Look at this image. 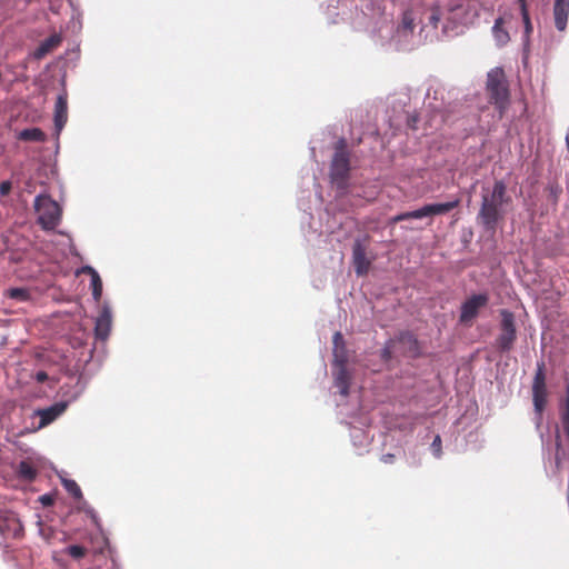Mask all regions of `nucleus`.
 Returning a JSON list of instances; mask_svg holds the SVG:
<instances>
[{"label":"nucleus","instance_id":"f3484780","mask_svg":"<svg viewBox=\"0 0 569 569\" xmlns=\"http://www.w3.org/2000/svg\"><path fill=\"white\" fill-rule=\"evenodd\" d=\"M332 342H333V356H335L336 360L340 365L346 363L347 362V353H346V345H345V339H343L342 333L339 331L335 332Z\"/></svg>","mask_w":569,"mask_h":569},{"label":"nucleus","instance_id":"dca6fc26","mask_svg":"<svg viewBox=\"0 0 569 569\" xmlns=\"http://www.w3.org/2000/svg\"><path fill=\"white\" fill-rule=\"evenodd\" d=\"M111 329V316L108 310H103L96 321L94 332L97 338L107 339Z\"/></svg>","mask_w":569,"mask_h":569},{"label":"nucleus","instance_id":"423d86ee","mask_svg":"<svg viewBox=\"0 0 569 569\" xmlns=\"http://www.w3.org/2000/svg\"><path fill=\"white\" fill-rule=\"evenodd\" d=\"M460 204V199L455 198L451 201L445 203H430L426 204L422 208H419L413 211L402 212L392 218L393 222H400L410 219H421L429 216L445 214L449 211L456 209Z\"/></svg>","mask_w":569,"mask_h":569},{"label":"nucleus","instance_id":"9d476101","mask_svg":"<svg viewBox=\"0 0 569 569\" xmlns=\"http://www.w3.org/2000/svg\"><path fill=\"white\" fill-rule=\"evenodd\" d=\"M22 532L23 527L14 512H0V535L3 538H20L22 536Z\"/></svg>","mask_w":569,"mask_h":569},{"label":"nucleus","instance_id":"f8f14e48","mask_svg":"<svg viewBox=\"0 0 569 569\" xmlns=\"http://www.w3.org/2000/svg\"><path fill=\"white\" fill-rule=\"evenodd\" d=\"M68 407L64 401L56 402L52 406L40 409L37 415L40 417L39 428H43L53 422L59 416H61Z\"/></svg>","mask_w":569,"mask_h":569},{"label":"nucleus","instance_id":"6e6552de","mask_svg":"<svg viewBox=\"0 0 569 569\" xmlns=\"http://www.w3.org/2000/svg\"><path fill=\"white\" fill-rule=\"evenodd\" d=\"M501 322H500V333L496 340L497 348L501 352H508L512 349L513 343L517 339V330L515 316L509 310H501Z\"/></svg>","mask_w":569,"mask_h":569},{"label":"nucleus","instance_id":"7ed1b4c3","mask_svg":"<svg viewBox=\"0 0 569 569\" xmlns=\"http://www.w3.org/2000/svg\"><path fill=\"white\" fill-rule=\"evenodd\" d=\"M486 92L502 118L510 104L509 82L502 68L496 67L487 73Z\"/></svg>","mask_w":569,"mask_h":569},{"label":"nucleus","instance_id":"ddd939ff","mask_svg":"<svg viewBox=\"0 0 569 569\" xmlns=\"http://www.w3.org/2000/svg\"><path fill=\"white\" fill-rule=\"evenodd\" d=\"M552 13L556 29L565 31L569 18V0H555Z\"/></svg>","mask_w":569,"mask_h":569},{"label":"nucleus","instance_id":"473e14b6","mask_svg":"<svg viewBox=\"0 0 569 569\" xmlns=\"http://www.w3.org/2000/svg\"><path fill=\"white\" fill-rule=\"evenodd\" d=\"M395 460V455L392 453H386L381 457V461L385 463H392Z\"/></svg>","mask_w":569,"mask_h":569},{"label":"nucleus","instance_id":"412c9836","mask_svg":"<svg viewBox=\"0 0 569 569\" xmlns=\"http://www.w3.org/2000/svg\"><path fill=\"white\" fill-rule=\"evenodd\" d=\"M17 472L19 477L27 481H33L37 478V469L29 461H21L18 466Z\"/></svg>","mask_w":569,"mask_h":569},{"label":"nucleus","instance_id":"5701e85b","mask_svg":"<svg viewBox=\"0 0 569 569\" xmlns=\"http://www.w3.org/2000/svg\"><path fill=\"white\" fill-rule=\"evenodd\" d=\"M91 289L93 299L99 301L102 296V281L96 270H91Z\"/></svg>","mask_w":569,"mask_h":569},{"label":"nucleus","instance_id":"72a5a7b5","mask_svg":"<svg viewBox=\"0 0 569 569\" xmlns=\"http://www.w3.org/2000/svg\"><path fill=\"white\" fill-rule=\"evenodd\" d=\"M381 357L383 360H389L391 358V350L389 347L383 348Z\"/></svg>","mask_w":569,"mask_h":569},{"label":"nucleus","instance_id":"1a4fd4ad","mask_svg":"<svg viewBox=\"0 0 569 569\" xmlns=\"http://www.w3.org/2000/svg\"><path fill=\"white\" fill-rule=\"evenodd\" d=\"M489 297L486 293L473 295L468 298L461 306L460 321L468 323L473 320L479 310L488 305Z\"/></svg>","mask_w":569,"mask_h":569},{"label":"nucleus","instance_id":"2eb2a0df","mask_svg":"<svg viewBox=\"0 0 569 569\" xmlns=\"http://www.w3.org/2000/svg\"><path fill=\"white\" fill-rule=\"evenodd\" d=\"M62 41V38L60 34H52L49 38H47L44 41L40 43V46L36 49L33 56L36 59H42L48 53H50L52 50L58 48Z\"/></svg>","mask_w":569,"mask_h":569},{"label":"nucleus","instance_id":"b1692460","mask_svg":"<svg viewBox=\"0 0 569 569\" xmlns=\"http://www.w3.org/2000/svg\"><path fill=\"white\" fill-rule=\"evenodd\" d=\"M63 488L77 500L82 498V491L78 483L72 479L63 478L61 480Z\"/></svg>","mask_w":569,"mask_h":569},{"label":"nucleus","instance_id":"6ab92c4d","mask_svg":"<svg viewBox=\"0 0 569 569\" xmlns=\"http://www.w3.org/2000/svg\"><path fill=\"white\" fill-rule=\"evenodd\" d=\"M17 138L21 141L42 142L46 140V133L39 128H28L21 130Z\"/></svg>","mask_w":569,"mask_h":569},{"label":"nucleus","instance_id":"a211bd4d","mask_svg":"<svg viewBox=\"0 0 569 569\" xmlns=\"http://www.w3.org/2000/svg\"><path fill=\"white\" fill-rule=\"evenodd\" d=\"M335 383L339 388L340 395L347 397L349 395L350 387V375L345 367V363L341 365L336 378Z\"/></svg>","mask_w":569,"mask_h":569},{"label":"nucleus","instance_id":"cd10ccee","mask_svg":"<svg viewBox=\"0 0 569 569\" xmlns=\"http://www.w3.org/2000/svg\"><path fill=\"white\" fill-rule=\"evenodd\" d=\"M11 189H12V182L11 181L6 180V181H2L0 183V194L2 197L8 196L11 192Z\"/></svg>","mask_w":569,"mask_h":569},{"label":"nucleus","instance_id":"4be33fe9","mask_svg":"<svg viewBox=\"0 0 569 569\" xmlns=\"http://www.w3.org/2000/svg\"><path fill=\"white\" fill-rule=\"evenodd\" d=\"M4 297L26 302L30 299V291L27 288H9L4 291Z\"/></svg>","mask_w":569,"mask_h":569},{"label":"nucleus","instance_id":"a878e982","mask_svg":"<svg viewBox=\"0 0 569 569\" xmlns=\"http://www.w3.org/2000/svg\"><path fill=\"white\" fill-rule=\"evenodd\" d=\"M517 1L519 3V7H520V12H521L522 21H523V24H525V31H526L527 34H529L530 32H532V24H531L530 17H529V11H528V7H527V0H517Z\"/></svg>","mask_w":569,"mask_h":569},{"label":"nucleus","instance_id":"c85d7f7f","mask_svg":"<svg viewBox=\"0 0 569 569\" xmlns=\"http://www.w3.org/2000/svg\"><path fill=\"white\" fill-rule=\"evenodd\" d=\"M431 447H432V449L435 451V455L437 457H439L440 453H441V439H440V436H436V438L432 441Z\"/></svg>","mask_w":569,"mask_h":569},{"label":"nucleus","instance_id":"f257e3e1","mask_svg":"<svg viewBox=\"0 0 569 569\" xmlns=\"http://www.w3.org/2000/svg\"><path fill=\"white\" fill-rule=\"evenodd\" d=\"M479 17V10L473 1L450 0L445 6H435L428 18L435 29L441 23L445 34L458 33V28L472 24Z\"/></svg>","mask_w":569,"mask_h":569},{"label":"nucleus","instance_id":"39448f33","mask_svg":"<svg viewBox=\"0 0 569 569\" xmlns=\"http://www.w3.org/2000/svg\"><path fill=\"white\" fill-rule=\"evenodd\" d=\"M38 221L44 230H53L61 220V208L50 196L39 194L34 199Z\"/></svg>","mask_w":569,"mask_h":569},{"label":"nucleus","instance_id":"7c9ffc66","mask_svg":"<svg viewBox=\"0 0 569 569\" xmlns=\"http://www.w3.org/2000/svg\"><path fill=\"white\" fill-rule=\"evenodd\" d=\"M36 381L39 382V383H43L48 380V373L46 371H38L36 373Z\"/></svg>","mask_w":569,"mask_h":569},{"label":"nucleus","instance_id":"f704fd0d","mask_svg":"<svg viewBox=\"0 0 569 569\" xmlns=\"http://www.w3.org/2000/svg\"><path fill=\"white\" fill-rule=\"evenodd\" d=\"M401 340H402V341H406V340H408V341H412L415 345H417V340H416V339H413L412 335H410V333H405V335H402V336H401Z\"/></svg>","mask_w":569,"mask_h":569},{"label":"nucleus","instance_id":"e433bc0d","mask_svg":"<svg viewBox=\"0 0 569 569\" xmlns=\"http://www.w3.org/2000/svg\"><path fill=\"white\" fill-rule=\"evenodd\" d=\"M4 152V147L2 144H0V154H2Z\"/></svg>","mask_w":569,"mask_h":569},{"label":"nucleus","instance_id":"f03ea898","mask_svg":"<svg viewBox=\"0 0 569 569\" xmlns=\"http://www.w3.org/2000/svg\"><path fill=\"white\" fill-rule=\"evenodd\" d=\"M511 202L507 193V184L496 180L492 188H482L481 206L477 219L487 230H495L498 222L503 219V207Z\"/></svg>","mask_w":569,"mask_h":569},{"label":"nucleus","instance_id":"c9c22d12","mask_svg":"<svg viewBox=\"0 0 569 569\" xmlns=\"http://www.w3.org/2000/svg\"><path fill=\"white\" fill-rule=\"evenodd\" d=\"M82 270H83V272L89 273L91 276V270H94V269L92 267L87 266Z\"/></svg>","mask_w":569,"mask_h":569},{"label":"nucleus","instance_id":"c756f323","mask_svg":"<svg viewBox=\"0 0 569 569\" xmlns=\"http://www.w3.org/2000/svg\"><path fill=\"white\" fill-rule=\"evenodd\" d=\"M402 24L406 29L412 30L413 29V20L409 17V14H405L402 19Z\"/></svg>","mask_w":569,"mask_h":569},{"label":"nucleus","instance_id":"4468645a","mask_svg":"<svg viewBox=\"0 0 569 569\" xmlns=\"http://www.w3.org/2000/svg\"><path fill=\"white\" fill-rule=\"evenodd\" d=\"M68 120V97L63 92L58 96L54 106V128L59 134Z\"/></svg>","mask_w":569,"mask_h":569},{"label":"nucleus","instance_id":"aec40b11","mask_svg":"<svg viewBox=\"0 0 569 569\" xmlns=\"http://www.w3.org/2000/svg\"><path fill=\"white\" fill-rule=\"evenodd\" d=\"M503 19L499 17L496 19L495 24L492 27L493 37L499 46L506 44L509 40V33L507 30L502 28Z\"/></svg>","mask_w":569,"mask_h":569},{"label":"nucleus","instance_id":"393cba45","mask_svg":"<svg viewBox=\"0 0 569 569\" xmlns=\"http://www.w3.org/2000/svg\"><path fill=\"white\" fill-rule=\"evenodd\" d=\"M561 422L566 435L569 437V385L566 389V399L561 408Z\"/></svg>","mask_w":569,"mask_h":569},{"label":"nucleus","instance_id":"9b49d317","mask_svg":"<svg viewBox=\"0 0 569 569\" xmlns=\"http://www.w3.org/2000/svg\"><path fill=\"white\" fill-rule=\"evenodd\" d=\"M352 260L355 271L358 276H365L368 273L371 260L367 258V249L359 240L353 243Z\"/></svg>","mask_w":569,"mask_h":569},{"label":"nucleus","instance_id":"2f4dec72","mask_svg":"<svg viewBox=\"0 0 569 569\" xmlns=\"http://www.w3.org/2000/svg\"><path fill=\"white\" fill-rule=\"evenodd\" d=\"M39 500L43 506H51L54 502L53 498L50 495H43L39 498Z\"/></svg>","mask_w":569,"mask_h":569},{"label":"nucleus","instance_id":"20e7f679","mask_svg":"<svg viewBox=\"0 0 569 569\" xmlns=\"http://www.w3.org/2000/svg\"><path fill=\"white\" fill-rule=\"evenodd\" d=\"M350 172V152L346 139H339L335 144V153L330 164V178L339 189L347 187Z\"/></svg>","mask_w":569,"mask_h":569},{"label":"nucleus","instance_id":"bb28decb","mask_svg":"<svg viewBox=\"0 0 569 569\" xmlns=\"http://www.w3.org/2000/svg\"><path fill=\"white\" fill-rule=\"evenodd\" d=\"M64 552L69 555L71 558L79 560L86 557L88 550L87 548L78 545H72L66 548Z\"/></svg>","mask_w":569,"mask_h":569},{"label":"nucleus","instance_id":"0eeeda50","mask_svg":"<svg viewBox=\"0 0 569 569\" xmlns=\"http://www.w3.org/2000/svg\"><path fill=\"white\" fill-rule=\"evenodd\" d=\"M547 387H546V375H545V363L538 362L537 371L532 381V401L535 407V412L537 415V423L539 425L542 420V412L547 405Z\"/></svg>","mask_w":569,"mask_h":569}]
</instances>
